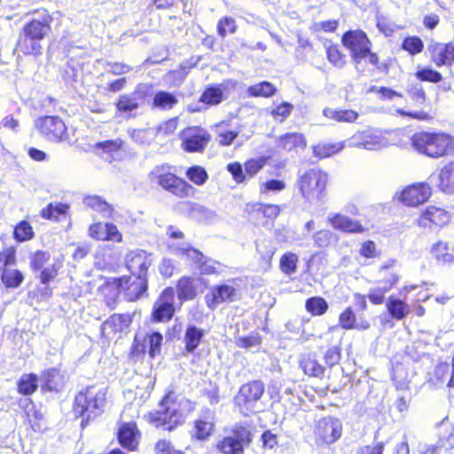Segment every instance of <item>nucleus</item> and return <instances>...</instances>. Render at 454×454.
Returning a JSON list of instances; mask_svg holds the SVG:
<instances>
[{
	"mask_svg": "<svg viewBox=\"0 0 454 454\" xmlns=\"http://www.w3.org/2000/svg\"><path fill=\"white\" fill-rule=\"evenodd\" d=\"M106 389L104 387L90 386L79 392L74 402V412L81 417V426L84 427L90 420L99 416L106 404Z\"/></svg>",
	"mask_w": 454,
	"mask_h": 454,
	"instance_id": "f257e3e1",
	"label": "nucleus"
},
{
	"mask_svg": "<svg viewBox=\"0 0 454 454\" xmlns=\"http://www.w3.org/2000/svg\"><path fill=\"white\" fill-rule=\"evenodd\" d=\"M343 45L350 51L351 57L357 72L363 74L367 70V65L376 67L378 56L370 50V41L364 32L350 30L342 36Z\"/></svg>",
	"mask_w": 454,
	"mask_h": 454,
	"instance_id": "f03ea898",
	"label": "nucleus"
},
{
	"mask_svg": "<svg viewBox=\"0 0 454 454\" xmlns=\"http://www.w3.org/2000/svg\"><path fill=\"white\" fill-rule=\"evenodd\" d=\"M411 145L419 153L440 158L453 151L452 138L443 133L418 132L411 137Z\"/></svg>",
	"mask_w": 454,
	"mask_h": 454,
	"instance_id": "7ed1b4c3",
	"label": "nucleus"
},
{
	"mask_svg": "<svg viewBox=\"0 0 454 454\" xmlns=\"http://www.w3.org/2000/svg\"><path fill=\"white\" fill-rule=\"evenodd\" d=\"M147 289V280L145 277H121L108 278L106 282L105 291L113 292V298L123 294L129 301L137 300Z\"/></svg>",
	"mask_w": 454,
	"mask_h": 454,
	"instance_id": "20e7f679",
	"label": "nucleus"
},
{
	"mask_svg": "<svg viewBox=\"0 0 454 454\" xmlns=\"http://www.w3.org/2000/svg\"><path fill=\"white\" fill-rule=\"evenodd\" d=\"M152 421L156 427H162L166 430H173L180 425L184 417L179 411V404L176 403L175 395L168 394L160 402V409L150 414Z\"/></svg>",
	"mask_w": 454,
	"mask_h": 454,
	"instance_id": "39448f33",
	"label": "nucleus"
},
{
	"mask_svg": "<svg viewBox=\"0 0 454 454\" xmlns=\"http://www.w3.org/2000/svg\"><path fill=\"white\" fill-rule=\"evenodd\" d=\"M387 132L375 128H367L356 131L347 140L348 147L364 149L368 151H379L390 145Z\"/></svg>",
	"mask_w": 454,
	"mask_h": 454,
	"instance_id": "423d86ee",
	"label": "nucleus"
},
{
	"mask_svg": "<svg viewBox=\"0 0 454 454\" xmlns=\"http://www.w3.org/2000/svg\"><path fill=\"white\" fill-rule=\"evenodd\" d=\"M327 175L319 169H310L300 176L297 185L303 198L320 200L324 197Z\"/></svg>",
	"mask_w": 454,
	"mask_h": 454,
	"instance_id": "0eeeda50",
	"label": "nucleus"
},
{
	"mask_svg": "<svg viewBox=\"0 0 454 454\" xmlns=\"http://www.w3.org/2000/svg\"><path fill=\"white\" fill-rule=\"evenodd\" d=\"M150 179L174 195L184 198L190 195L192 186L169 172L165 166H157L150 173Z\"/></svg>",
	"mask_w": 454,
	"mask_h": 454,
	"instance_id": "6e6552de",
	"label": "nucleus"
},
{
	"mask_svg": "<svg viewBox=\"0 0 454 454\" xmlns=\"http://www.w3.org/2000/svg\"><path fill=\"white\" fill-rule=\"evenodd\" d=\"M35 128L48 141L59 143L68 139L67 126L59 116L38 117L35 120Z\"/></svg>",
	"mask_w": 454,
	"mask_h": 454,
	"instance_id": "1a4fd4ad",
	"label": "nucleus"
},
{
	"mask_svg": "<svg viewBox=\"0 0 454 454\" xmlns=\"http://www.w3.org/2000/svg\"><path fill=\"white\" fill-rule=\"evenodd\" d=\"M392 380L399 394L395 402V407L400 413H405L412 399V394L409 387L410 381L407 373L402 366L396 365L393 369Z\"/></svg>",
	"mask_w": 454,
	"mask_h": 454,
	"instance_id": "9d476101",
	"label": "nucleus"
},
{
	"mask_svg": "<svg viewBox=\"0 0 454 454\" xmlns=\"http://www.w3.org/2000/svg\"><path fill=\"white\" fill-rule=\"evenodd\" d=\"M210 134L203 128L188 127L181 133L182 148L188 153L202 152L210 141Z\"/></svg>",
	"mask_w": 454,
	"mask_h": 454,
	"instance_id": "9b49d317",
	"label": "nucleus"
},
{
	"mask_svg": "<svg viewBox=\"0 0 454 454\" xmlns=\"http://www.w3.org/2000/svg\"><path fill=\"white\" fill-rule=\"evenodd\" d=\"M342 434V423L339 419L326 417L320 419L315 429L316 440L318 444H332Z\"/></svg>",
	"mask_w": 454,
	"mask_h": 454,
	"instance_id": "f8f14e48",
	"label": "nucleus"
},
{
	"mask_svg": "<svg viewBox=\"0 0 454 454\" xmlns=\"http://www.w3.org/2000/svg\"><path fill=\"white\" fill-rule=\"evenodd\" d=\"M175 291L172 287L165 288L153 305L152 317L153 321L165 322L172 318L175 307Z\"/></svg>",
	"mask_w": 454,
	"mask_h": 454,
	"instance_id": "ddd939ff",
	"label": "nucleus"
},
{
	"mask_svg": "<svg viewBox=\"0 0 454 454\" xmlns=\"http://www.w3.org/2000/svg\"><path fill=\"white\" fill-rule=\"evenodd\" d=\"M264 386L262 381L254 380L243 385L235 397L239 406H245L247 411H253L255 403L262 396Z\"/></svg>",
	"mask_w": 454,
	"mask_h": 454,
	"instance_id": "4468645a",
	"label": "nucleus"
},
{
	"mask_svg": "<svg viewBox=\"0 0 454 454\" xmlns=\"http://www.w3.org/2000/svg\"><path fill=\"white\" fill-rule=\"evenodd\" d=\"M215 430V413L210 409H203L200 417L194 420L191 436L198 441H207Z\"/></svg>",
	"mask_w": 454,
	"mask_h": 454,
	"instance_id": "2eb2a0df",
	"label": "nucleus"
},
{
	"mask_svg": "<svg viewBox=\"0 0 454 454\" xmlns=\"http://www.w3.org/2000/svg\"><path fill=\"white\" fill-rule=\"evenodd\" d=\"M125 263L132 276L146 278L148 268L152 264L151 254L139 249L130 251L125 256Z\"/></svg>",
	"mask_w": 454,
	"mask_h": 454,
	"instance_id": "dca6fc26",
	"label": "nucleus"
},
{
	"mask_svg": "<svg viewBox=\"0 0 454 454\" xmlns=\"http://www.w3.org/2000/svg\"><path fill=\"white\" fill-rule=\"evenodd\" d=\"M431 196V188L427 184L419 183L411 184L399 195V200L411 207H416L426 202Z\"/></svg>",
	"mask_w": 454,
	"mask_h": 454,
	"instance_id": "f3484780",
	"label": "nucleus"
},
{
	"mask_svg": "<svg viewBox=\"0 0 454 454\" xmlns=\"http://www.w3.org/2000/svg\"><path fill=\"white\" fill-rule=\"evenodd\" d=\"M37 13L39 17L27 23L22 31L41 42L51 32L52 18L45 10L38 11Z\"/></svg>",
	"mask_w": 454,
	"mask_h": 454,
	"instance_id": "a211bd4d",
	"label": "nucleus"
},
{
	"mask_svg": "<svg viewBox=\"0 0 454 454\" xmlns=\"http://www.w3.org/2000/svg\"><path fill=\"white\" fill-rule=\"evenodd\" d=\"M131 321L129 314H114L102 324L101 333L105 338L113 340L118 333L125 331Z\"/></svg>",
	"mask_w": 454,
	"mask_h": 454,
	"instance_id": "6ab92c4d",
	"label": "nucleus"
},
{
	"mask_svg": "<svg viewBox=\"0 0 454 454\" xmlns=\"http://www.w3.org/2000/svg\"><path fill=\"white\" fill-rule=\"evenodd\" d=\"M432 61L437 66H451L454 62V44L431 42L427 47Z\"/></svg>",
	"mask_w": 454,
	"mask_h": 454,
	"instance_id": "aec40b11",
	"label": "nucleus"
},
{
	"mask_svg": "<svg viewBox=\"0 0 454 454\" xmlns=\"http://www.w3.org/2000/svg\"><path fill=\"white\" fill-rule=\"evenodd\" d=\"M237 296L236 289L231 285L215 286L209 294L206 295V302L208 308L214 309L223 302H231Z\"/></svg>",
	"mask_w": 454,
	"mask_h": 454,
	"instance_id": "412c9836",
	"label": "nucleus"
},
{
	"mask_svg": "<svg viewBox=\"0 0 454 454\" xmlns=\"http://www.w3.org/2000/svg\"><path fill=\"white\" fill-rule=\"evenodd\" d=\"M450 221L449 213L441 207H429L418 218V225L430 228L432 225L442 226Z\"/></svg>",
	"mask_w": 454,
	"mask_h": 454,
	"instance_id": "4be33fe9",
	"label": "nucleus"
},
{
	"mask_svg": "<svg viewBox=\"0 0 454 454\" xmlns=\"http://www.w3.org/2000/svg\"><path fill=\"white\" fill-rule=\"evenodd\" d=\"M89 235L98 240L121 242L122 235L114 223H96L90 226Z\"/></svg>",
	"mask_w": 454,
	"mask_h": 454,
	"instance_id": "5701e85b",
	"label": "nucleus"
},
{
	"mask_svg": "<svg viewBox=\"0 0 454 454\" xmlns=\"http://www.w3.org/2000/svg\"><path fill=\"white\" fill-rule=\"evenodd\" d=\"M327 222L333 229L343 232L362 233L365 230L358 221L339 213L329 214Z\"/></svg>",
	"mask_w": 454,
	"mask_h": 454,
	"instance_id": "b1692460",
	"label": "nucleus"
},
{
	"mask_svg": "<svg viewBox=\"0 0 454 454\" xmlns=\"http://www.w3.org/2000/svg\"><path fill=\"white\" fill-rule=\"evenodd\" d=\"M139 432L134 422H126L121 425L118 430L120 444L129 450H135L138 445Z\"/></svg>",
	"mask_w": 454,
	"mask_h": 454,
	"instance_id": "393cba45",
	"label": "nucleus"
},
{
	"mask_svg": "<svg viewBox=\"0 0 454 454\" xmlns=\"http://www.w3.org/2000/svg\"><path fill=\"white\" fill-rule=\"evenodd\" d=\"M430 254L438 264L449 265L454 263V247L449 242L439 240L433 244Z\"/></svg>",
	"mask_w": 454,
	"mask_h": 454,
	"instance_id": "a878e982",
	"label": "nucleus"
},
{
	"mask_svg": "<svg viewBox=\"0 0 454 454\" xmlns=\"http://www.w3.org/2000/svg\"><path fill=\"white\" fill-rule=\"evenodd\" d=\"M276 144L278 148L286 152H292L299 148H305L306 140L304 136L301 133H286L277 139Z\"/></svg>",
	"mask_w": 454,
	"mask_h": 454,
	"instance_id": "bb28decb",
	"label": "nucleus"
},
{
	"mask_svg": "<svg viewBox=\"0 0 454 454\" xmlns=\"http://www.w3.org/2000/svg\"><path fill=\"white\" fill-rule=\"evenodd\" d=\"M226 90L227 85L225 83L210 85L200 95V102L207 106H217L223 101V93Z\"/></svg>",
	"mask_w": 454,
	"mask_h": 454,
	"instance_id": "cd10ccee",
	"label": "nucleus"
},
{
	"mask_svg": "<svg viewBox=\"0 0 454 454\" xmlns=\"http://www.w3.org/2000/svg\"><path fill=\"white\" fill-rule=\"evenodd\" d=\"M247 211L252 217L259 218L262 215L268 219H274L279 215L281 209L275 204L253 203L247 205Z\"/></svg>",
	"mask_w": 454,
	"mask_h": 454,
	"instance_id": "c85d7f7f",
	"label": "nucleus"
},
{
	"mask_svg": "<svg viewBox=\"0 0 454 454\" xmlns=\"http://www.w3.org/2000/svg\"><path fill=\"white\" fill-rule=\"evenodd\" d=\"M399 277L395 272H391L390 278L383 281L384 286L372 289L368 294V299L375 305H380L384 302L385 294L387 293L398 281Z\"/></svg>",
	"mask_w": 454,
	"mask_h": 454,
	"instance_id": "c756f323",
	"label": "nucleus"
},
{
	"mask_svg": "<svg viewBox=\"0 0 454 454\" xmlns=\"http://www.w3.org/2000/svg\"><path fill=\"white\" fill-rule=\"evenodd\" d=\"M143 101V96L137 91L123 94L119 98L116 103V108L121 113H129L137 110L142 105Z\"/></svg>",
	"mask_w": 454,
	"mask_h": 454,
	"instance_id": "7c9ffc66",
	"label": "nucleus"
},
{
	"mask_svg": "<svg viewBox=\"0 0 454 454\" xmlns=\"http://www.w3.org/2000/svg\"><path fill=\"white\" fill-rule=\"evenodd\" d=\"M438 186L445 193H454V160L443 166L440 170Z\"/></svg>",
	"mask_w": 454,
	"mask_h": 454,
	"instance_id": "2f4dec72",
	"label": "nucleus"
},
{
	"mask_svg": "<svg viewBox=\"0 0 454 454\" xmlns=\"http://www.w3.org/2000/svg\"><path fill=\"white\" fill-rule=\"evenodd\" d=\"M177 103L178 98L175 94L165 90H159L153 96L152 107L168 111L172 109Z\"/></svg>",
	"mask_w": 454,
	"mask_h": 454,
	"instance_id": "473e14b6",
	"label": "nucleus"
},
{
	"mask_svg": "<svg viewBox=\"0 0 454 454\" xmlns=\"http://www.w3.org/2000/svg\"><path fill=\"white\" fill-rule=\"evenodd\" d=\"M204 335V330L192 325H188L185 330L184 338L185 350L188 353H193L194 350L200 346Z\"/></svg>",
	"mask_w": 454,
	"mask_h": 454,
	"instance_id": "72a5a7b5",
	"label": "nucleus"
},
{
	"mask_svg": "<svg viewBox=\"0 0 454 454\" xmlns=\"http://www.w3.org/2000/svg\"><path fill=\"white\" fill-rule=\"evenodd\" d=\"M17 47L21 52L27 55H39L42 51L40 41L28 36V35L23 31L20 34Z\"/></svg>",
	"mask_w": 454,
	"mask_h": 454,
	"instance_id": "f704fd0d",
	"label": "nucleus"
},
{
	"mask_svg": "<svg viewBox=\"0 0 454 454\" xmlns=\"http://www.w3.org/2000/svg\"><path fill=\"white\" fill-rule=\"evenodd\" d=\"M323 114L326 118L339 122H354L358 118V114L356 111L330 107H325L323 110Z\"/></svg>",
	"mask_w": 454,
	"mask_h": 454,
	"instance_id": "c9c22d12",
	"label": "nucleus"
},
{
	"mask_svg": "<svg viewBox=\"0 0 454 454\" xmlns=\"http://www.w3.org/2000/svg\"><path fill=\"white\" fill-rule=\"evenodd\" d=\"M286 183L279 179H268L261 181L259 192L262 198L268 199L271 195L278 194L286 189Z\"/></svg>",
	"mask_w": 454,
	"mask_h": 454,
	"instance_id": "e433bc0d",
	"label": "nucleus"
},
{
	"mask_svg": "<svg viewBox=\"0 0 454 454\" xmlns=\"http://www.w3.org/2000/svg\"><path fill=\"white\" fill-rule=\"evenodd\" d=\"M2 283L6 288H17L24 280V276L21 271L12 267H5L3 269L1 274Z\"/></svg>",
	"mask_w": 454,
	"mask_h": 454,
	"instance_id": "4c0bfd02",
	"label": "nucleus"
},
{
	"mask_svg": "<svg viewBox=\"0 0 454 454\" xmlns=\"http://www.w3.org/2000/svg\"><path fill=\"white\" fill-rule=\"evenodd\" d=\"M129 134L135 143L149 145L156 138L157 130L154 128L134 129L129 130Z\"/></svg>",
	"mask_w": 454,
	"mask_h": 454,
	"instance_id": "58836bf2",
	"label": "nucleus"
},
{
	"mask_svg": "<svg viewBox=\"0 0 454 454\" xmlns=\"http://www.w3.org/2000/svg\"><path fill=\"white\" fill-rule=\"evenodd\" d=\"M387 308L390 316L396 320L404 318L410 311V308L407 303L392 296L387 300Z\"/></svg>",
	"mask_w": 454,
	"mask_h": 454,
	"instance_id": "ea45409f",
	"label": "nucleus"
},
{
	"mask_svg": "<svg viewBox=\"0 0 454 454\" xmlns=\"http://www.w3.org/2000/svg\"><path fill=\"white\" fill-rule=\"evenodd\" d=\"M177 295L180 300H192L196 296L194 279L189 277H183L177 283Z\"/></svg>",
	"mask_w": 454,
	"mask_h": 454,
	"instance_id": "a19ab883",
	"label": "nucleus"
},
{
	"mask_svg": "<svg viewBox=\"0 0 454 454\" xmlns=\"http://www.w3.org/2000/svg\"><path fill=\"white\" fill-rule=\"evenodd\" d=\"M346 145L347 141L338 143L318 144L313 147V153L314 155L318 158H326L341 151Z\"/></svg>",
	"mask_w": 454,
	"mask_h": 454,
	"instance_id": "79ce46f5",
	"label": "nucleus"
},
{
	"mask_svg": "<svg viewBox=\"0 0 454 454\" xmlns=\"http://www.w3.org/2000/svg\"><path fill=\"white\" fill-rule=\"evenodd\" d=\"M276 87L270 82H261L247 88L249 97L269 98L276 93Z\"/></svg>",
	"mask_w": 454,
	"mask_h": 454,
	"instance_id": "37998d69",
	"label": "nucleus"
},
{
	"mask_svg": "<svg viewBox=\"0 0 454 454\" xmlns=\"http://www.w3.org/2000/svg\"><path fill=\"white\" fill-rule=\"evenodd\" d=\"M162 340V335L158 332H153L143 338L142 343L145 344V349L148 348L150 357L153 358L160 354Z\"/></svg>",
	"mask_w": 454,
	"mask_h": 454,
	"instance_id": "c03bdc74",
	"label": "nucleus"
},
{
	"mask_svg": "<svg viewBox=\"0 0 454 454\" xmlns=\"http://www.w3.org/2000/svg\"><path fill=\"white\" fill-rule=\"evenodd\" d=\"M217 450L223 454H243L244 447L235 438L224 437L216 444Z\"/></svg>",
	"mask_w": 454,
	"mask_h": 454,
	"instance_id": "a18cd8bd",
	"label": "nucleus"
},
{
	"mask_svg": "<svg viewBox=\"0 0 454 454\" xmlns=\"http://www.w3.org/2000/svg\"><path fill=\"white\" fill-rule=\"evenodd\" d=\"M83 203L86 207L101 213L103 216H108L111 214L109 204L98 196H87L83 199Z\"/></svg>",
	"mask_w": 454,
	"mask_h": 454,
	"instance_id": "49530a36",
	"label": "nucleus"
},
{
	"mask_svg": "<svg viewBox=\"0 0 454 454\" xmlns=\"http://www.w3.org/2000/svg\"><path fill=\"white\" fill-rule=\"evenodd\" d=\"M305 308L311 315L321 316L327 311L328 304L324 298L315 296L306 301Z\"/></svg>",
	"mask_w": 454,
	"mask_h": 454,
	"instance_id": "de8ad7c7",
	"label": "nucleus"
},
{
	"mask_svg": "<svg viewBox=\"0 0 454 454\" xmlns=\"http://www.w3.org/2000/svg\"><path fill=\"white\" fill-rule=\"evenodd\" d=\"M37 388V376L35 374H24L18 381V390L20 394L28 395Z\"/></svg>",
	"mask_w": 454,
	"mask_h": 454,
	"instance_id": "09e8293b",
	"label": "nucleus"
},
{
	"mask_svg": "<svg viewBox=\"0 0 454 454\" xmlns=\"http://www.w3.org/2000/svg\"><path fill=\"white\" fill-rule=\"evenodd\" d=\"M301 367L304 373L313 377H322L325 372V368L318 364V362L310 357H305L301 361Z\"/></svg>",
	"mask_w": 454,
	"mask_h": 454,
	"instance_id": "8fccbe9b",
	"label": "nucleus"
},
{
	"mask_svg": "<svg viewBox=\"0 0 454 454\" xmlns=\"http://www.w3.org/2000/svg\"><path fill=\"white\" fill-rule=\"evenodd\" d=\"M169 247L176 254L185 255L198 263H200L204 258L203 254L199 250L191 247L188 244H182L181 246H176L175 244H172L169 245Z\"/></svg>",
	"mask_w": 454,
	"mask_h": 454,
	"instance_id": "3c124183",
	"label": "nucleus"
},
{
	"mask_svg": "<svg viewBox=\"0 0 454 454\" xmlns=\"http://www.w3.org/2000/svg\"><path fill=\"white\" fill-rule=\"evenodd\" d=\"M298 261L299 258L296 254L291 252L284 254L279 262L281 270L286 275L294 274L297 270Z\"/></svg>",
	"mask_w": 454,
	"mask_h": 454,
	"instance_id": "603ef678",
	"label": "nucleus"
},
{
	"mask_svg": "<svg viewBox=\"0 0 454 454\" xmlns=\"http://www.w3.org/2000/svg\"><path fill=\"white\" fill-rule=\"evenodd\" d=\"M13 237L19 242L32 239L34 238V231L30 223L27 221L20 222L14 228Z\"/></svg>",
	"mask_w": 454,
	"mask_h": 454,
	"instance_id": "864d4df0",
	"label": "nucleus"
},
{
	"mask_svg": "<svg viewBox=\"0 0 454 454\" xmlns=\"http://www.w3.org/2000/svg\"><path fill=\"white\" fill-rule=\"evenodd\" d=\"M43 380L45 387L50 391H57L62 386V380L59 376V372L57 369L51 368L43 372Z\"/></svg>",
	"mask_w": 454,
	"mask_h": 454,
	"instance_id": "5fc2aeb1",
	"label": "nucleus"
},
{
	"mask_svg": "<svg viewBox=\"0 0 454 454\" xmlns=\"http://www.w3.org/2000/svg\"><path fill=\"white\" fill-rule=\"evenodd\" d=\"M402 49L411 55L420 53L424 49V43L418 36H408L402 43Z\"/></svg>",
	"mask_w": 454,
	"mask_h": 454,
	"instance_id": "6e6d98bb",
	"label": "nucleus"
},
{
	"mask_svg": "<svg viewBox=\"0 0 454 454\" xmlns=\"http://www.w3.org/2000/svg\"><path fill=\"white\" fill-rule=\"evenodd\" d=\"M51 254L47 251L38 250L30 256V268L33 271H38L49 262Z\"/></svg>",
	"mask_w": 454,
	"mask_h": 454,
	"instance_id": "4d7b16f0",
	"label": "nucleus"
},
{
	"mask_svg": "<svg viewBox=\"0 0 454 454\" xmlns=\"http://www.w3.org/2000/svg\"><path fill=\"white\" fill-rule=\"evenodd\" d=\"M187 177L197 185H202L207 179V174L204 168L193 166L187 169Z\"/></svg>",
	"mask_w": 454,
	"mask_h": 454,
	"instance_id": "13d9d810",
	"label": "nucleus"
},
{
	"mask_svg": "<svg viewBox=\"0 0 454 454\" xmlns=\"http://www.w3.org/2000/svg\"><path fill=\"white\" fill-rule=\"evenodd\" d=\"M407 93L416 105L422 106L426 103V92L420 83L417 82L411 84L408 88Z\"/></svg>",
	"mask_w": 454,
	"mask_h": 454,
	"instance_id": "bf43d9fd",
	"label": "nucleus"
},
{
	"mask_svg": "<svg viewBox=\"0 0 454 454\" xmlns=\"http://www.w3.org/2000/svg\"><path fill=\"white\" fill-rule=\"evenodd\" d=\"M415 76L419 81L430 82L434 83L439 82L442 79L441 73L429 67L419 69L415 73Z\"/></svg>",
	"mask_w": 454,
	"mask_h": 454,
	"instance_id": "052dcab7",
	"label": "nucleus"
},
{
	"mask_svg": "<svg viewBox=\"0 0 454 454\" xmlns=\"http://www.w3.org/2000/svg\"><path fill=\"white\" fill-rule=\"evenodd\" d=\"M231 438L237 439L239 442L241 443V446L248 445L252 441V434L250 430L241 425H236L232 429Z\"/></svg>",
	"mask_w": 454,
	"mask_h": 454,
	"instance_id": "680f3d73",
	"label": "nucleus"
},
{
	"mask_svg": "<svg viewBox=\"0 0 454 454\" xmlns=\"http://www.w3.org/2000/svg\"><path fill=\"white\" fill-rule=\"evenodd\" d=\"M333 234L329 230H320L316 231L313 236L314 245L317 247H327L333 240Z\"/></svg>",
	"mask_w": 454,
	"mask_h": 454,
	"instance_id": "e2e57ef3",
	"label": "nucleus"
},
{
	"mask_svg": "<svg viewBox=\"0 0 454 454\" xmlns=\"http://www.w3.org/2000/svg\"><path fill=\"white\" fill-rule=\"evenodd\" d=\"M60 266V262H54L48 267L43 268L39 277L41 283L47 285L54 279L59 273Z\"/></svg>",
	"mask_w": 454,
	"mask_h": 454,
	"instance_id": "0e129e2a",
	"label": "nucleus"
},
{
	"mask_svg": "<svg viewBox=\"0 0 454 454\" xmlns=\"http://www.w3.org/2000/svg\"><path fill=\"white\" fill-rule=\"evenodd\" d=\"M340 325L345 330H351L357 327L356 316L351 308H347L339 317Z\"/></svg>",
	"mask_w": 454,
	"mask_h": 454,
	"instance_id": "69168bd1",
	"label": "nucleus"
},
{
	"mask_svg": "<svg viewBox=\"0 0 454 454\" xmlns=\"http://www.w3.org/2000/svg\"><path fill=\"white\" fill-rule=\"evenodd\" d=\"M293 109L294 106L291 103L284 102L272 109L271 115L274 120L282 122L291 114Z\"/></svg>",
	"mask_w": 454,
	"mask_h": 454,
	"instance_id": "338daca9",
	"label": "nucleus"
},
{
	"mask_svg": "<svg viewBox=\"0 0 454 454\" xmlns=\"http://www.w3.org/2000/svg\"><path fill=\"white\" fill-rule=\"evenodd\" d=\"M97 148L101 149L103 153H109L110 157L117 154L121 147V140H106L97 144Z\"/></svg>",
	"mask_w": 454,
	"mask_h": 454,
	"instance_id": "774afa93",
	"label": "nucleus"
}]
</instances>
